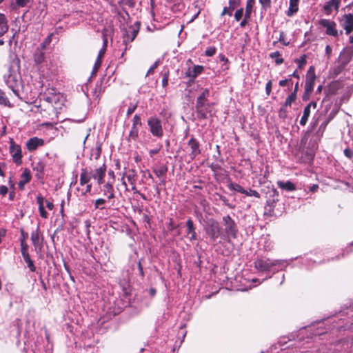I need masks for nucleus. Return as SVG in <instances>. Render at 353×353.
<instances>
[{"instance_id":"1","label":"nucleus","mask_w":353,"mask_h":353,"mask_svg":"<svg viewBox=\"0 0 353 353\" xmlns=\"http://www.w3.org/2000/svg\"><path fill=\"white\" fill-rule=\"evenodd\" d=\"M254 268L259 273L266 274L267 276L261 281L258 279H253V283H261L263 281L270 279L279 271L285 270L290 264V261L283 259H272L265 256L257 257L254 261Z\"/></svg>"},{"instance_id":"2","label":"nucleus","mask_w":353,"mask_h":353,"mask_svg":"<svg viewBox=\"0 0 353 353\" xmlns=\"http://www.w3.org/2000/svg\"><path fill=\"white\" fill-rule=\"evenodd\" d=\"M10 57L12 61L9 65L8 73L3 75V81L13 94L21 99L19 89L23 87V81L20 72V60L14 54H10Z\"/></svg>"},{"instance_id":"3","label":"nucleus","mask_w":353,"mask_h":353,"mask_svg":"<svg viewBox=\"0 0 353 353\" xmlns=\"http://www.w3.org/2000/svg\"><path fill=\"white\" fill-rule=\"evenodd\" d=\"M106 165L105 163L95 169L83 168L80 174V185H84L85 183L90 182L91 179H93L99 186H101L104 183Z\"/></svg>"},{"instance_id":"4","label":"nucleus","mask_w":353,"mask_h":353,"mask_svg":"<svg viewBox=\"0 0 353 353\" xmlns=\"http://www.w3.org/2000/svg\"><path fill=\"white\" fill-rule=\"evenodd\" d=\"M204 230L210 238V243L216 244L218 238L221 235V228L219 222L214 219H210L207 221Z\"/></svg>"},{"instance_id":"5","label":"nucleus","mask_w":353,"mask_h":353,"mask_svg":"<svg viewBox=\"0 0 353 353\" xmlns=\"http://www.w3.org/2000/svg\"><path fill=\"white\" fill-rule=\"evenodd\" d=\"M148 130L151 134L157 138L161 139L163 136V129L161 120L157 116H151L147 120Z\"/></svg>"},{"instance_id":"6","label":"nucleus","mask_w":353,"mask_h":353,"mask_svg":"<svg viewBox=\"0 0 353 353\" xmlns=\"http://www.w3.org/2000/svg\"><path fill=\"white\" fill-rule=\"evenodd\" d=\"M47 51L48 49L44 48L43 44H39L33 52L34 63L41 71L43 66L48 65ZM43 71V70L42 72Z\"/></svg>"},{"instance_id":"7","label":"nucleus","mask_w":353,"mask_h":353,"mask_svg":"<svg viewBox=\"0 0 353 353\" xmlns=\"http://www.w3.org/2000/svg\"><path fill=\"white\" fill-rule=\"evenodd\" d=\"M222 223L224 226V233L228 238L236 239L238 235V226L235 221L230 215L223 216Z\"/></svg>"},{"instance_id":"8","label":"nucleus","mask_w":353,"mask_h":353,"mask_svg":"<svg viewBox=\"0 0 353 353\" xmlns=\"http://www.w3.org/2000/svg\"><path fill=\"white\" fill-rule=\"evenodd\" d=\"M214 103H195V112L199 119H207L213 115Z\"/></svg>"},{"instance_id":"9","label":"nucleus","mask_w":353,"mask_h":353,"mask_svg":"<svg viewBox=\"0 0 353 353\" xmlns=\"http://www.w3.org/2000/svg\"><path fill=\"white\" fill-rule=\"evenodd\" d=\"M318 23L322 27L326 28V34L333 36L336 38L339 37V32L336 30V23L335 21L326 19H321L319 21Z\"/></svg>"},{"instance_id":"10","label":"nucleus","mask_w":353,"mask_h":353,"mask_svg":"<svg viewBox=\"0 0 353 353\" xmlns=\"http://www.w3.org/2000/svg\"><path fill=\"white\" fill-rule=\"evenodd\" d=\"M10 153L12 155L13 161L16 164L19 165L21 163V148L20 145L17 144L12 139L10 141Z\"/></svg>"},{"instance_id":"11","label":"nucleus","mask_w":353,"mask_h":353,"mask_svg":"<svg viewBox=\"0 0 353 353\" xmlns=\"http://www.w3.org/2000/svg\"><path fill=\"white\" fill-rule=\"evenodd\" d=\"M269 198L266 201L265 209L269 213H272L276 202L279 201V192L276 190L272 188L269 191Z\"/></svg>"},{"instance_id":"12","label":"nucleus","mask_w":353,"mask_h":353,"mask_svg":"<svg viewBox=\"0 0 353 353\" xmlns=\"http://www.w3.org/2000/svg\"><path fill=\"white\" fill-rule=\"evenodd\" d=\"M139 30V23L136 22L134 26H130L128 30H125L123 33V42H132L137 37Z\"/></svg>"},{"instance_id":"13","label":"nucleus","mask_w":353,"mask_h":353,"mask_svg":"<svg viewBox=\"0 0 353 353\" xmlns=\"http://www.w3.org/2000/svg\"><path fill=\"white\" fill-rule=\"evenodd\" d=\"M340 25L345 30V34H349L353 31V14H345L340 19Z\"/></svg>"},{"instance_id":"14","label":"nucleus","mask_w":353,"mask_h":353,"mask_svg":"<svg viewBox=\"0 0 353 353\" xmlns=\"http://www.w3.org/2000/svg\"><path fill=\"white\" fill-rule=\"evenodd\" d=\"M315 79L316 74L314 68L310 66L307 72L305 78V90H306L307 92L313 91Z\"/></svg>"},{"instance_id":"15","label":"nucleus","mask_w":353,"mask_h":353,"mask_svg":"<svg viewBox=\"0 0 353 353\" xmlns=\"http://www.w3.org/2000/svg\"><path fill=\"white\" fill-rule=\"evenodd\" d=\"M188 145L190 148L191 152L190 153V157L192 160L196 158L198 155H199L201 152V148H200V143L199 141L196 139L194 136H192V137L190 139V140L188 142Z\"/></svg>"},{"instance_id":"16","label":"nucleus","mask_w":353,"mask_h":353,"mask_svg":"<svg viewBox=\"0 0 353 353\" xmlns=\"http://www.w3.org/2000/svg\"><path fill=\"white\" fill-rule=\"evenodd\" d=\"M186 229V235L185 237L189 239L190 242H193L197 239V234L196 232V227L193 223V221L191 218L188 219L185 222Z\"/></svg>"},{"instance_id":"17","label":"nucleus","mask_w":353,"mask_h":353,"mask_svg":"<svg viewBox=\"0 0 353 353\" xmlns=\"http://www.w3.org/2000/svg\"><path fill=\"white\" fill-rule=\"evenodd\" d=\"M32 169L36 172L35 176L39 180H42L44 178V170L46 163L43 161H34L32 163Z\"/></svg>"},{"instance_id":"18","label":"nucleus","mask_w":353,"mask_h":353,"mask_svg":"<svg viewBox=\"0 0 353 353\" xmlns=\"http://www.w3.org/2000/svg\"><path fill=\"white\" fill-rule=\"evenodd\" d=\"M8 25L6 17L3 14H0V46L4 44V41L1 37L8 32Z\"/></svg>"},{"instance_id":"19","label":"nucleus","mask_w":353,"mask_h":353,"mask_svg":"<svg viewBox=\"0 0 353 353\" xmlns=\"http://www.w3.org/2000/svg\"><path fill=\"white\" fill-rule=\"evenodd\" d=\"M341 4V0H330L323 6V10L327 15L332 12L333 9L338 10Z\"/></svg>"},{"instance_id":"20","label":"nucleus","mask_w":353,"mask_h":353,"mask_svg":"<svg viewBox=\"0 0 353 353\" xmlns=\"http://www.w3.org/2000/svg\"><path fill=\"white\" fill-rule=\"evenodd\" d=\"M210 96V89L208 88H201L200 93L196 97V103H210L209 97Z\"/></svg>"},{"instance_id":"21","label":"nucleus","mask_w":353,"mask_h":353,"mask_svg":"<svg viewBox=\"0 0 353 353\" xmlns=\"http://www.w3.org/2000/svg\"><path fill=\"white\" fill-rule=\"evenodd\" d=\"M167 172L168 166L166 165H161L159 167L153 169V172L155 174V175L159 179H161V184L163 185H165V183Z\"/></svg>"},{"instance_id":"22","label":"nucleus","mask_w":353,"mask_h":353,"mask_svg":"<svg viewBox=\"0 0 353 353\" xmlns=\"http://www.w3.org/2000/svg\"><path fill=\"white\" fill-rule=\"evenodd\" d=\"M204 70L203 65H196L192 68H189L185 72V74L186 77L196 79L199 74H201Z\"/></svg>"},{"instance_id":"23","label":"nucleus","mask_w":353,"mask_h":353,"mask_svg":"<svg viewBox=\"0 0 353 353\" xmlns=\"http://www.w3.org/2000/svg\"><path fill=\"white\" fill-rule=\"evenodd\" d=\"M43 140L38 137L30 138L26 143L27 149L29 151L35 150L39 146L43 145Z\"/></svg>"},{"instance_id":"24","label":"nucleus","mask_w":353,"mask_h":353,"mask_svg":"<svg viewBox=\"0 0 353 353\" xmlns=\"http://www.w3.org/2000/svg\"><path fill=\"white\" fill-rule=\"evenodd\" d=\"M0 105L6 107L8 108H12L14 107V104L10 101V97L5 91L0 88Z\"/></svg>"},{"instance_id":"25","label":"nucleus","mask_w":353,"mask_h":353,"mask_svg":"<svg viewBox=\"0 0 353 353\" xmlns=\"http://www.w3.org/2000/svg\"><path fill=\"white\" fill-rule=\"evenodd\" d=\"M300 0H290L289 7L285 14L288 17H292L299 11V3Z\"/></svg>"},{"instance_id":"26","label":"nucleus","mask_w":353,"mask_h":353,"mask_svg":"<svg viewBox=\"0 0 353 353\" xmlns=\"http://www.w3.org/2000/svg\"><path fill=\"white\" fill-rule=\"evenodd\" d=\"M277 185L279 188L287 192H292L296 190V185L290 181H278Z\"/></svg>"},{"instance_id":"27","label":"nucleus","mask_w":353,"mask_h":353,"mask_svg":"<svg viewBox=\"0 0 353 353\" xmlns=\"http://www.w3.org/2000/svg\"><path fill=\"white\" fill-rule=\"evenodd\" d=\"M31 241L35 248L41 245V234L39 230V226L38 225L34 230L31 232Z\"/></svg>"},{"instance_id":"28","label":"nucleus","mask_w":353,"mask_h":353,"mask_svg":"<svg viewBox=\"0 0 353 353\" xmlns=\"http://www.w3.org/2000/svg\"><path fill=\"white\" fill-rule=\"evenodd\" d=\"M349 137V141H345L347 146L344 149L343 153L347 158L353 160V135L350 134Z\"/></svg>"},{"instance_id":"29","label":"nucleus","mask_w":353,"mask_h":353,"mask_svg":"<svg viewBox=\"0 0 353 353\" xmlns=\"http://www.w3.org/2000/svg\"><path fill=\"white\" fill-rule=\"evenodd\" d=\"M99 188L103 196H105L114 190L112 180H108L106 182L104 181V183L101 186H99Z\"/></svg>"},{"instance_id":"30","label":"nucleus","mask_w":353,"mask_h":353,"mask_svg":"<svg viewBox=\"0 0 353 353\" xmlns=\"http://www.w3.org/2000/svg\"><path fill=\"white\" fill-rule=\"evenodd\" d=\"M255 4V0H247L245 10L244 13L245 18H251L252 9Z\"/></svg>"},{"instance_id":"31","label":"nucleus","mask_w":353,"mask_h":353,"mask_svg":"<svg viewBox=\"0 0 353 353\" xmlns=\"http://www.w3.org/2000/svg\"><path fill=\"white\" fill-rule=\"evenodd\" d=\"M23 260L27 263V266L29 268L30 271L32 272H34L36 271V266L34 263V261L31 259L30 254H25L22 255Z\"/></svg>"},{"instance_id":"32","label":"nucleus","mask_w":353,"mask_h":353,"mask_svg":"<svg viewBox=\"0 0 353 353\" xmlns=\"http://www.w3.org/2000/svg\"><path fill=\"white\" fill-rule=\"evenodd\" d=\"M139 127L136 125H132L131 130L129 132L128 139L136 141L139 137Z\"/></svg>"},{"instance_id":"33","label":"nucleus","mask_w":353,"mask_h":353,"mask_svg":"<svg viewBox=\"0 0 353 353\" xmlns=\"http://www.w3.org/2000/svg\"><path fill=\"white\" fill-rule=\"evenodd\" d=\"M310 115V109L308 106H305L303 109V113L300 120V125L304 126L307 122L308 118Z\"/></svg>"},{"instance_id":"34","label":"nucleus","mask_w":353,"mask_h":353,"mask_svg":"<svg viewBox=\"0 0 353 353\" xmlns=\"http://www.w3.org/2000/svg\"><path fill=\"white\" fill-rule=\"evenodd\" d=\"M107 200L103 198H99L94 201V206L95 210H104L105 209V204Z\"/></svg>"},{"instance_id":"35","label":"nucleus","mask_w":353,"mask_h":353,"mask_svg":"<svg viewBox=\"0 0 353 353\" xmlns=\"http://www.w3.org/2000/svg\"><path fill=\"white\" fill-rule=\"evenodd\" d=\"M228 188L232 191H235L241 194L245 192V189L238 183L231 182L228 185Z\"/></svg>"},{"instance_id":"36","label":"nucleus","mask_w":353,"mask_h":353,"mask_svg":"<svg viewBox=\"0 0 353 353\" xmlns=\"http://www.w3.org/2000/svg\"><path fill=\"white\" fill-rule=\"evenodd\" d=\"M296 99V94L294 92H291L290 94L286 98L284 103L283 104L284 106L290 107L292 103H294Z\"/></svg>"},{"instance_id":"37","label":"nucleus","mask_w":353,"mask_h":353,"mask_svg":"<svg viewBox=\"0 0 353 353\" xmlns=\"http://www.w3.org/2000/svg\"><path fill=\"white\" fill-rule=\"evenodd\" d=\"M270 57H271L272 59H275V63L277 65H280L283 63L284 61L283 59L281 57V54L279 51L271 52L270 54Z\"/></svg>"},{"instance_id":"38","label":"nucleus","mask_w":353,"mask_h":353,"mask_svg":"<svg viewBox=\"0 0 353 353\" xmlns=\"http://www.w3.org/2000/svg\"><path fill=\"white\" fill-rule=\"evenodd\" d=\"M163 79H162V86L163 88H165L168 85L169 80V71L168 70H163L161 72Z\"/></svg>"},{"instance_id":"39","label":"nucleus","mask_w":353,"mask_h":353,"mask_svg":"<svg viewBox=\"0 0 353 353\" xmlns=\"http://www.w3.org/2000/svg\"><path fill=\"white\" fill-rule=\"evenodd\" d=\"M244 17V11L243 8H236L234 17L236 21H240L242 17Z\"/></svg>"},{"instance_id":"40","label":"nucleus","mask_w":353,"mask_h":353,"mask_svg":"<svg viewBox=\"0 0 353 353\" xmlns=\"http://www.w3.org/2000/svg\"><path fill=\"white\" fill-rule=\"evenodd\" d=\"M259 2L261 6V10L263 11H267L269 8H271V0H259Z\"/></svg>"},{"instance_id":"41","label":"nucleus","mask_w":353,"mask_h":353,"mask_svg":"<svg viewBox=\"0 0 353 353\" xmlns=\"http://www.w3.org/2000/svg\"><path fill=\"white\" fill-rule=\"evenodd\" d=\"M21 180L25 183H28L31 180V174L30 171L28 169H25L21 174Z\"/></svg>"},{"instance_id":"42","label":"nucleus","mask_w":353,"mask_h":353,"mask_svg":"<svg viewBox=\"0 0 353 353\" xmlns=\"http://www.w3.org/2000/svg\"><path fill=\"white\" fill-rule=\"evenodd\" d=\"M350 252V250L348 248H345L342 251V252L338 255H336L335 257H332V259H328L327 261H334V260H339L343 257H345L348 253Z\"/></svg>"},{"instance_id":"43","label":"nucleus","mask_w":353,"mask_h":353,"mask_svg":"<svg viewBox=\"0 0 353 353\" xmlns=\"http://www.w3.org/2000/svg\"><path fill=\"white\" fill-rule=\"evenodd\" d=\"M329 121H324L321 123L318 131H317V138L319 139L321 137L323 136V132L328 123Z\"/></svg>"},{"instance_id":"44","label":"nucleus","mask_w":353,"mask_h":353,"mask_svg":"<svg viewBox=\"0 0 353 353\" xmlns=\"http://www.w3.org/2000/svg\"><path fill=\"white\" fill-rule=\"evenodd\" d=\"M295 62L298 63V69H301L307 63L306 55H302L299 59H295Z\"/></svg>"},{"instance_id":"45","label":"nucleus","mask_w":353,"mask_h":353,"mask_svg":"<svg viewBox=\"0 0 353 353\" xmlns=\"http://www.w3.org/2000/svg\"><path fill=\"white\" fill-rule=\"evenodd\" d=\"M137 105H138V102L130 103L128 110H127V112H126L128 117L135 111V110L137 108Z\"/></svg>"},{"instance_id":"46","label":"nucleus","mask_w":353,"mask_h":353,"mask_svg":"<svg viewBox=\"0 0 353 353\" xmlns=\"http://www.w3.org/2000/svg\"><path fill=\"white\" fill-rule=\"evenodd\" d=\"M243 194H245L248 196H254L256 198L260 197V194L256 190H252L250 188L248 190H245Z\"/></svg>"},{"instance_id":"47","label":"nucleus","mask_w":353,"mask_h":353,"mask_svg":"<svg viewBox=\"0 0 353 353\" xmlns=\"http://www.w3.org/2000/svg\"><path fill=\"white\" fill-rule=\"evenodd\" d=\"M286 106H284L283 104L279 110V117L282 119H286L288 116V111L286 110Z\"/></svg>"},{"instance_id":"48","label":"nucleus","mask_w":353,"mask_h":353,"mask_svg":"<svg viewBox=\"0 0 353 353\" xmlns=\"http://www.w3.org/2000/svg\"><path fill=\"white\" fill-rule=\"evenodd\" d=\"M216 52V48L214 46H209L205 50V55L206 57H212L215 54Z\"/></svg>"},{"instance_id":"49","label":"nucleus","mask_w":353,"mask_h":353,"mask_svg":"<svg viewBox=\"0 0 353 353\" xmlns=\"http://www.w3.org/2000/svg\"><path fill=\"white\" fill-rule=\"evenodd\" d=\"M101 153V143L100 142L97 143L95 149L93 150V154L95 156V159L99 158Z\"/></svg>"},{"instance_id":"50","label":"nucleus","mask_w":353,"mask_h":353,"mask_svg":"<svg viewBox=\"0 0 353 353\" xmlns=\"http://www.w3.org/2000/svg\"><path fill=\"white\" fill-rule=\"evenodd\" d=\"M137 272H136V274L138 275L141 280H143L145 276V274L141 261H139L137 263Z\"/></svg>"},{"instance_id":"51","label":"nucleus","mask_w":353,"mask_h":353,"mask_svg":"<svg viewBox=\"0 0 353 353\" xmlns=\"http://www.w3.org/2000/svg\"><path fill=\"white\" fill-rule=\"evenodd\" d=\"M234 10V9H232L231 7L230 6H225L221 13V17H223L225 14L228 15V16H232V12Z\"/></svg>"},{"instance_id":"52","label":"nucleus","mask_w":353,"mask_h":353,"mask_svg":"<svg viewBox=\"0 0 353 353\" xmlns=\"http://www.w3.org/2000/svg\"><path fill=\"white\" fill-rule=\"evenodd\" d=\"M132 125L138 127H141L142 125L141 116L139 114H135L132 119Z\"/></svg>"},{"instance_id":"53","label":"nucleus","mask_w":353,"mask_h":353,"mask_svg":"<svg viewBox=\"0 0 353 353\" xmlns=\"http://www.w3.org/2000/svg\"><path fill=\"white\" fill-rule=\"evenodd\" d=\"M20 246H21V255L29 254L28 252V245L26 243V242H23V240L20 242Z\"/></svg>"},{"instance_id":"54","label":"nucleus","mask_w":353,"mask_h":353,"mask_svg":"<svg viewBox=\"0 0 353 353\" xmlns=\"http://www.w3.org/2000/svg\"><path fill=\"white\" fill-rule=\"evenodd\" d=\"M117 12V14L124 21L127 20L130 17L128 11H126L125 9H123L122 10H118Z\"/></svg>"},{"instance_id":"55","label":"nucleus","mask_w":353,"mask_h":353,"mask_svg":"<svg viewBox=\"0 0 353 353\" xmlns=\"http://www.w3.org/2000/svg\"><path fill=\"white\" fill-rule=\"evenodd\" d=\"M101 62H102V60L96 59L94 65L93 66L92 73H91L92 76L96 74L97 70H99V68H100V66L101 65Z\"/></svg>"},{"instance_id":"56","label":"nucleus","mask_w":353,"mask_h":353,"mask_svg":"<svg viewBox=\"0 0 353 353\" xmlns=\"http://www.w3.org/2000/svg\"><path fill=\"white\" fill-rule=\"evenodd\" d=\"M228 3L232 9L235 10L240 6L241 0H229Z\"/></svg>"},{"instance_id":"57","label":"nucleus","mask_w":353,"mask_h":353,"mask_svg":"<svg viewBox=\"0 0 353 353\" xmlns=\"http://www.w3.org/2000/svg\"><path fill=\"white\" fill-rule=\"evenodd\" d=\"M39 212L41 217H42L43 219H47L48 217L49 214L48 212L45 210L44 205L39 208Z\"/></svg>"},{"instance_id":"58","label":"nucleus","mask_w":353,"mask_h":353,"mask_svg":"<svg viewBox=\"0 0 353 353\" xmlns=\"http://www.w3.org/2000/svg\"><path fill=\"white\" fill-rule=\"evenodd\" d=\"M339 345H341V346L343 347L344 352H348L349 349L350 348V343L348 341L344 340L341 341Z\"/></svg>"},{"instance_id":"59","label":"nucleus","mask_w":353,"mask_h":353,"mask_svg":"<svg viewBox=\"0 0 353 353\" xmlns=\"http://www.w3.org/2000/svg\"><path fill=\"white\" fill-rule=\"evenodd\" d=\"M285 34L284 32L283 31H281L280 32V34H279V41H280L281 43H283L284 46H288L289 45V42H286L285 40Z\"/></svg>"},{"instance_id":"60","label":"nucleus","mask_w":353,"mask_h":353,"mask_svg":"<svg viewBox=\"0 0 353 353\" xmlns=\"http://www.w3.org/2000/svg\"><path fill=\"white\" fill-rule=\"evenodd\" d=\"M36 199H37V203L38 204L39 208L44 205L45 200H44L43 196L41 194L37 195Z\"/></svg>"},{"instance_id":"61","label":"nucleus","mask_w":353,"mask_h":353,"mask_svg":"<svg viewBox=\"0 0 353 353\" xmlns=\"http://www.w3.org/2000/svg\"><path fill=\"white\" fill-rule=\"evenodd\" d=\"M30 2V0H15V4L18 7H25Z\"/></svg>"},{"instance_id":"62","label":"nucleus","mask_w":353,"mask_h":353,"mask_svg":"<svg viewBox=\"0 0 353 353\" xmlns=\"http://www.w3.org/2000/svg\"><path fill=\"white\" fill-rule=\"evenodd\" d=\"M272 82L271 80H269L265 85V92L268 96H269L272 92Z\"/></svg>"},{"instance_id":"63","label":"nucleus","mask_w":353,"mask_h":353,"mask_svg":"<svg viewBox=\"0 0 353 353\" xmlns=\"http://www.w3.org/2000/svg\"><path fill=\"white\" fill-rule=\"evenodd\" d=\"M218 58L220 62H223V66L229 62L228 59L223 54H219Z\"/></svg>"},{"instance_id":"64","label":"nucleus","mask_w":353,"mask_h":353,"mask_svg":"<svg viewBox=\"0 0 353 353\" xmlns=\"http://www.w3.org/2000/svg\"><path fill=\"white\" fill-rule=\"evenodd\" d=\"M21 236L19 241H22L23 242H26V239L28 237V234L25 232L23 229L21 230Z\"/></svg>"}]
</instances>
